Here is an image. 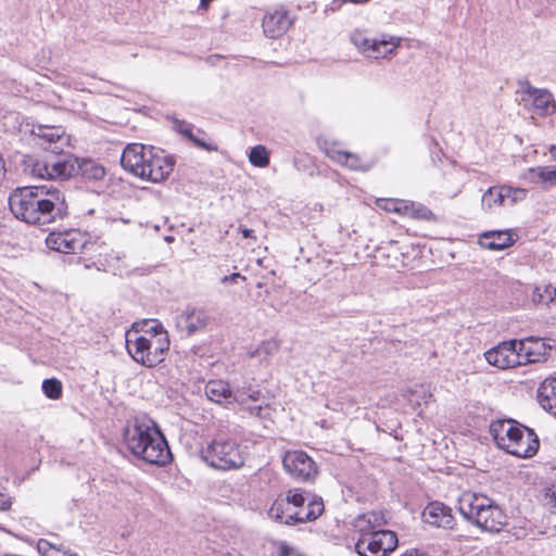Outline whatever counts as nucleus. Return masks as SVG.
Wrapping results in <instances>:
<instances>
[{"mask_svg":"<svg viewBox=\"0 0 556 556\" xmlns=\"http://www.w3.org/2000/svg\"><path fill=\"white\" fill-rule=\"evenodd\" d=\"M242 279V280H245V277L244 276H241L239 273H233L229 276H225L222 278V282L223 283H226V282H236L237 279Z\"/></svg>","mask_w":556,"mask_h":556,"instance_id":"obj_44","label":"nucleus"},{"mask_svg":"<svg viewBox=\"0 0 556 556\" xmlns=\"http://www.w3.org/2000/svg\"><path fill=\"white\" fill-rule=\"evenodd\" d=\"M513 243V235L509 231H486L479 237V244L491 251L504 250Z\"/></svg>","mask_w":556,"mask_h":556,"instance_id":"obj_24","label":"nucleus"},{"mask_svg":"<svg viewBox=\"0 0 556 556\" xmlns=\"http://www.w3.org/2000/svg\"><path fill=\"white\" fill-rule=\"evenodd\" d=\"M174 128L176 131H178L179 134H181L184 137H186L187 139H191L193 138V125L192 124H189L185 121H176L174 123Z\"/></svg>","mask_w":556,"mask_h":556,"instance_id":"obj_37","label":"nucleus"},{"mask_svg":"<svg viewBox=\"0 0 556 556\" xmlns=\"http://www.w3.org/2000/svg\"><path fill=\"white\" fill-rule=\"evenodd\" d=\"M282 465L288 475L301 482H313L318 476L315 460L304 451H287Z\"/></svg>","mask_w":556,"mask_h":556,"instance_id":"obj_11","label":"nucleus"},{"mask_svg":"<svg viewBox=\"0 0 556 556\" xmlns=\"http://www.w3.org/2000/svg\"><path fill=\"white\" fill-rule=\"evenodd\" d=\"M401 42L402 39L400 37L390 35H381L378 38H374L366 58L375 60L387 59L395 53Z\"/></svg>","mask_w":556,"mask_h":556,"instance_id":"obj_22","label":"nucleus"},{"mask_svg":"<svg viewBox=\"0 0 556 556\" xmlns=\"http://www.w3.org/2000/svg\"><path fill=\"white\" fill-rule=\"evenodd\" d=\"M205 394L210 401L217 404L228 405L238 403L244 405L249 401L257 402L261 396V391L251 387L231 389L227 381L214 379L206 383Z\"/></svg>","mask_w":556,"mask_h":556,"instance_id":"obj_10","label":"nucleus"},{"mask_svg":"<svg viewBox=\"0 0 556 556\" xmlns=\"http://www.w3.org/2000/svg\"><path fill=\"white\" fill-rule=\"evenodd\" d=\"M197 147L206 151H217V146L212 142H206L203 138L198 137L193 134V138L190 139Z\"/></svg>","mask_w":556,"mask_h":556,"instance_id":"obj_39","label":"nucleus"},{"mask_svg":"<svg viewBox=\"0 0 556 556\" xmlns=\"http://www.w3.org/2000/svg\"><path fill=\"white\" fill-rule=\"evenodd\" d=\"M292 20L283 9H276L265 14L263 18V30L268 38L282 36L291 26Z\"/></svg>","mask_w":556,"mask_h":556,"instance_id":"obj_20","label":"nucleus"},{"mask_svg":"<svg viewBox=\"0 0 556 556\" xmlns=\"http://www.w3.org/2000/svg\"><path fill=\"white\" fill-rule=\"evenodd\" d=\"M280 556H303V555L292 547H289L287 545H281Z\"/></svg>","mask_w":556,"mask_h":556,"instance_id":"obj_41","label":"nucleus"},{"mask_svg":"<svg viewBox=\"0 0 556 556\" xmlns=\"http://www.w3.org/2000/svg\"><path fill=\"white\" fill-rule=\"evenodd\" d=\"M528 190L510 186L490 187L481 198V206L485 212H492L497 207L514 205L527 198Z\"/></svg>","mask_w":556,"mask_h":556,"instance_id":"obj_13","label":"nucleus"},{"mask_svg":"<svg viewBox=\"0 0 556 556\" xmlns=\"http://www.w3.org/2000/svg\"><path fill=\"white\" fill-rule=\"evenodd\" d=\"M208 323V315L202 309H186L176 318L177 328L186 336L203 330Z\"/></svg>","mask_w":556,"mask_h":556,"instance_id":"obj_21","label":"nucleus"},{"mask_svg":"<svg viewBox=\"0 0 556 556\" xmlns=\"http://www.w3.org/2000/svg\"><path fill=\"white\" fill-rule=\"evenodd\" d=\"M548 304H556V285L548 283Z\"/></svg>","mask_w":556,"mask_h":556,"instance_id":"obj_43","label":"nucleus"},{"mask_svg":"<svg viewBox=\"0 0 556 556\" xmlns=\"http://www.w3.org/2000/svg\"><path fill=\"white\" fill-rule=\"evenodd\" d=\"M420 393L422 394V400H424V403L427 404L428 401L432 397V394L427 392L426 390L421 389L420 390ZM419 392L417 390L415 391H412L410 392V396L408 399V401L410 402L412 405L414 406H420L421 405V402L419 401Z\"/></svg>","mask_w":556,"mask_h":556,"instance_id":"obj_38","label":"nucleus"},{"mask_svg":"<svg viewBox=\"0 0 556 556\" xmlns=\"http://www.w3.org/2000/svg\"><path fill=\"white\" fill-rule=\"evenodd\" d=\"M201 458L215 469L233 470L243 466L244 450L236 439L219 432L202 447Z\"/></svg>","mask_w":556,"mask_h":556,"instance_id":"obj_9","label":"nucleus"},{"mask_svg":"<svg viewBox=\"0 0 556 556\" xmlns=\"http://www.w3.org/2000/svg\"><path fill=\"white\" fill-rule=\"evenodd\" d=\"M403 200L393 199H379L377 200V206L387 211L402 214Z\"/></svg>","mask_w":556,"mask_h":556,"instance_id":"obj_34","label":"nucleus"},{"mask_svg":"<svg viewBox=\"0 0 556 556\" xmlns=\"http://www.w3.org/2000/svg\"><path fill=\"white\" fill-rule=\"evenodd\" d=\"M515 535H516L518 539H520V538L525 536V535H526V533H522V534L515 533Z\"/></svg>","mask_w":556,"mask_h":556,"instance_id":"obj_50","label":"nucleus"},{"mask_svg":"<svg viewBox=\"0 0 556 556\" xmlns=\"http://www.w3.org/2000/svg\"><path fill=\"white\" fill-rule=\"evenodd\" d=\"M25 165V170L31 176L50 179L49 156H46L43 160L28 157Z\"/></svg>","mask_w":556,"mask_h":556,"instance_id":"obj_30","label":"nucleus"},{"mask_svg":"<svg viewBox=\"0 0 556 556\" xmlns=\"http://www.w3.org/2000/svg\"><path fill=\"white\" fill-rule=\"evenodd\" d=\"M460 515L472 525L490 532H498L505 525L504 511L483 494L465 492L458 498Z\"/></svg>","mask_w":556,"mask_h":556,"instance_id":"obj_7","label":"nucleus"},{"mask_svg":"<svg viewBox=\"0 0 556 556\" xmlns=\"http://www.w3.org/2000/svg\"><path fill=\"white\" fill-rule=\"evenodd\" d=\"M243 406H245V404ZM245 408H247V410H249V413L251 415H255V416H260L263 410L262 405H248V403H247Z\"/></svg>","mask_w":556,"mask_h":556,"instance_id":"obj_46","label":"nucleus"},{"mask_svg":"<svg viewBox=\"0 0 556 556\" xmlns=\"http://www.w3.org/2000/svg\"><path fill=\"white\" fill-rule=\"evenodd\" d=\"M292 510H293V508H292V506H291V505H290L289 507L286 505V506L283 507V514H282V516H283L285 518H274V519H275L276 521H279V522H281V523H286V525L300 523V521L289 520V518H288V513H290V511H292Z\"/></svg>","mask_w":556,"mask_h":556,"instance_id":"obj_40","label":"nucleus"},{"mask_svg":"<svg viewBox=\"0 0 556 556\" xmlns=\"http://www.w3.org/2000/svg\"><path fill=\"white\" fill-rule=\"evenodd\" d=\"M37 549L42 556H59L62 552V549L45 539L38 541Z\"/></svg>","mask_w":556,"mask_h":556,"instance_id":"obj_35","label":"nucleus"},{"mask_svg":"<svg viewBox=\"0 0 556 556\" xmlns=\"http://www.w3.org/2000/svg\"><path fill=\"white\" fill-rule=\"evenodd\" d=\"M121 164L132 175L157 184L168 178L174 170L175 161L153 146L129 143L122 153Z\"/></svg>","mask_w":556,"mask_h":556,"instance_id":"obj_4","label":"nucleus"},{"mask_svg":"<svg viewBox=\"0 0 556 556\" xmlns=\"http://www.w3.org/2000/svg\"><path fill=\"white\" fill-rule=\"evenodd\" d=\"M166 240H167V241H172V240H173V238H172V237H167V238H166Z\"/></svg>","mask_w":556,"mask_h":556,"instance_id":"obj_51","label":"nucleus"},{"mask_svg":"<svg viewBox=\"0 0 556 556\" xmlns=\"http://www.w3.org/2000/svg\"><path fill=\"white\" fill-rule=\"evenodd\" d=\"M518 353L521 366L530 363H539L547 359L552 345L546 343L544 339L538 337H528L517 340Z\"/></svg>","mask_w":556,"mask_h":556,"instance_id":"obj_17","label":"nucleus"},{"mask_svg":"<svg viewBox=\"0 0 556 556\" xmlns=\"http://www.w3.org/2000/svg\"><path fill=\"white\" fill-rule=\"evenodd\" d=\"M249 161L253 166L266 167L269 164V154L264 146H255L250 150Z\"/></svg>","mask_w":556,"mask_h":556,"instance_id":"obj_32","label":"nucleus"},{"mask_svg":"<svg viewBox=\"0 0 556 556\" xmlns=\"http://www.w3.org/2000/svg\"><path fill=\"white\" fill-rule=\"evenodd\" d=\"M490 432L498 447L517 457H532L540 446L532 429L510 419L492 422Z\"/></svg>","mask_w":556,"mask_h":556,"instance_id":"obj_6","label":"nucleus"},{"mask_svg":"<svg viewBox=\"0 0 556 556\" xmlns=\"http://www.w3.org/2000/svg\"><path fill=\"white\" fill-rule=\"evenodd\" d=\"M36 144L50 151L49 170L50 179L65 180L74 177L79 172V160L70 153H62L68 143L65 131L60 126L37 125L31 129Z\"/></svg>","mask_w":556,"mask_h":556,"instance_id":"obj_5","label":"nucleus"},{"mask_svg":"<svg viewBox=\"0 0 556 556\" xmlns=\"http://www.w3.org/2000/svg\"><path fill=\"white\" fill-rule=\"evenodd\" d=\"M46 244L50 250L64 254H74L81 248L80 232L77 230L50 232L46 239Z\"/></svg>","mask_w":556,"mask_h":556,"instance_id":"obj_18","label":"nucleus"},{"mask_svg":"<svg viewBox=\"0 0 556 556\" xmlns=\"http://www.w3.org/2000/svg\"><path fill=\"white\" fill-rule=\"evenodd\" d=\"M12 505L11 497L0 493V510H8Z\"/></svg>","mask_w":556,"mask_h":556,"instance_id":"obj_42","label":"nucleus"},{"mask_svg":"<svg viewBox=\"0 0 556 556\" xmlns=\"http://www.w3.org/2000/svg\"><path fill=\"white\" fill-rule=\"evenodd\" d=\"M521 102L533 113L541 116L553 114L556 110L553 94L548 90L538 89L529 85L521 92Z\"/></svg>","mask_w":556,"mask_h":556,"instance_id":"obj_16","label":"nucleus"},{"mask_svg":"<svg viewBox=\"0 0 556 556\" xmlns=\"http://www.w3.org/2000/svg\"><path fill=\"white\" fill-rule=\"evenodd\" d=\"M319 149L333 162L346 166L352 170L367 172L371 164L364 162L357 154L340 150L339 142L329 136L321 135L317 138Z\"/></svg>","mask_w":556,"mask_h":556,"instance_id":"obj_14","label":"nucleus"},{"mask_svg":"<svg viewBox=\"0 0 556 556\" xmlns=\"http://www.w3.org/2000/svg\"><path fill=\"white\" fill-rule=\"evenodd\" d=\"M401 205H402V215H404V216L415 218V219H421V220L435 219L431 210L421 203L403 200V204H401Z\"/></svg>","mask_w":556,"mask_h":556,"instance_id":"obj_27","label":"nucleus"},{"mask_svg":"<svg viewBox=\"0 0 556 556\" xmlns=\"http://www.w3.org/2000/svg\"><path fill=\"white\" fill-rule=\"evenodd\" d=\"M126 448L137 458L156 466L167 465L172 458L168 443L154 421L136 418L123 431Z\"/></svg>","mask_w":556,"mask_h":556,"instance_id":"obj_2","label":"nucleus"},{"mask_svg":"<svg viewBox=\"0 0 556 556\" xmlns=\"http://www.w3.org/2000/svg\"><path fill=\"white\" fill-rule=\"evenodd\" d=\"M525 177L533 184L540 185L544 189L556 186V165L536 166L527 170Z\"/></svg>","mask_w":556,"mask_h":556,"instance_id":"obj_26","label":"nucleus"},{"mask_svg":"<svg viewBox=\"0 0 556 556\" xmlns=\"http://www.w3.org/2000/svg\"><path fill=\"white\" fill-rule=\"evenodd\" d=\"M386 518L382 513L369 511L357 517L355 528L361 533L359 536H367L374 532L383 531Z\"/></svg>","mask_w":556,"mask_h":556,"instance_id":"obj_23","label":"nucleus"},{"mask_svg":"<svg viewBox=\"0 0 556 556\" xmlns=\"http://www.w3.org/2000/svg\"><path fill=\"white\" fill-rule=\"evenodd\" d=\"M239 230H240V232L242 233V236L244 238L255 239V236L253 235V230L252 229H248V228L243 227L242 225H240L239 226Z\"/></svg>","mask_w":556,"mask_h":556,"instance_id":"obj_47","label":"nucleus"},{"mask_svg":"<svg viewBox=\"0 0 556 556\" xmlns=\"http://www.w3.org/2000/svg\"><path fill=\"white\" fill-rule=\"evenodd\" d=\"M425 522L444 529H452L454 516L452 509L441 502L429 503L422 511Z\"/></svg>","mask_w":556,"mask_h":556,"instance_id":"obj_19","label":"nucleus"},{"mask_svg":"<svg viewBox=\"0 0 556 556\" xmlns=\"http://www.w3.org/2000/svg\"><path fill=\"white\" fill-rule=\"evenodd\" d=\"M374 38H369L364 30L355 29L350 35V41L364 56L367 55Z\"/></svg>","mask_w":556,"mask_h":556,"instance_id":"obj_31","label":"nucleus"},{"mask_svg":"<svg viewBox=\"0 0 556 556\" xmlns=\"http://www.w3.org/2000/svg\"><path fill=\"white\" fill-rule=\"evenodd\" d=\"M72 554H68L67 552L65 551H62L61 554L59 556H71Z\"/></svg>","mask_w":556,"mask_h":556,"instance_id":"obj_49","label":"nucleus"},{"mask_svg":"<svg viewBox=\"0 0 556 556\" xmlns=\"http://www.w3.org/2000/svg\"><path fill=\"white\" fill-rule=\"evenodd\" d=\"M531 299L535 304H543L549 307L548 304V286L535 287L532 291Z\"/></svg>","mask_w":556,"mask_h":556,"instance_id":"obj_36","label":"nucleus"},{"mask_svg":"<svg viewBox=\"0 0 556 556\" xmlns=\"http://www.w3.org/2000/svg\"><path fill=\"white\" fill-rule=\"evenodd\" d=\"M9 206L16 218L37 226L49 225L67 215L64 193L48 186L16 188L10 193Z\"/></svg>","mask_w":556,"mask_h":556,"instance_id":"obj_1","label":"nucleus"},{"mask_svg":"<svg viewBox=\"0 0 556 556\" xmlns=\"http://www.w3.org/2000/svg\"><path fill=\"white\" fill-rule=\"evenodd\" d=\"M397 546L395 532L383 530L367 536H359L355 543V551L359 556H387Z\"/></svg>","mask_w":556,"mask_h":556,"instance_id":"obj_12","label":"nucleus"},{"mask_svg":"<svg viewBox=\"0 0 556 556\" xmlns=\"http://www.w3.org/2000/svg\"><path fill=\"white\" fill-rule=\"evenodd\" d=\"M538 400L543 409L556 415V375L546 378L540 384Z\"/></svg>","mask_w":556,"mask_h":556,"instance_id":"obj_25","label":"nucleus"},{"mask_svg":"<svg viewBox=\"0 0 556 556\" xmlns=\"http://www.w3.org/2000/svg\"><path fill=\"white\" fill-rule=\"evenodd\" d=\"M279 349V342L275 339H269L262 341L254 350H251L248 355L250 358H258L260 362L263 363L278 353Z\"/></svg>","mask_w":556,"mask_h":556,"instance_id":"obj_29","label":"nucleus"},{"mask_svg":"<svg viewBox=\"0 0 556 556\" xmlns=\"http://www.w3.org/2000/svg\"><path fill=\"white\" fill-rule=\"evenodd\" d=\"M292 506L293 510L288 513L289 520L300 521V523L317 519L324 511V502L300 488L291 489L285 497L277 498L269 508L270 518H285L283 507Z\"/></svg>","mask_w":556,"mask_h":556,"instance_id":"obj_8","label":"nucleus"},{"mask_svg":"<svg viewBox=\"0 0 556 556\" xmlns=\"http://www.w3.org/2000/svg\"><path fill=\"white\" fill-rule=\"evenodd\" d=\"M42 390L46 396L51 400H58L62 395V384L58 379L43 380Z\"/></svg>","mask_w":556,"mask_h":556,"instance_id":"obj_33","label":"nucleus"},{"mask_svg":"<svg viewBox=\"0 0 556 556\" xmlns=\"http://www.w3.org/2000/svg\"><path fill=\"white\" fill-rule=\"evenodd\" d=\"M486 362L500 369L521 366L517 340L504 341L484 353Z\"/></svg>","mask_w":556,"mask_h":556,"instance_id":"obj_15","label":"nucleus"},{"mask_svg":"<svg viewBox=\"0 0 556 556\" xmlns=\"http://www.w3.org/2000/svg\"><path fill=\"white\" fill-rule=\"evenodd\" d=\"M78 174L88 181H101L105 177L106 170L101 164L89 159H84L79 161Z\"/></svg>","mask_w":556,"mask_h":556,"instance_id":"obj_28","label":"nucleus"},{"mask_svg":"<svg viewBox=\"0 0 556 556\" xmlns=\"http://www.w3.org/2000/svg\"><path fill=\"white\" fill-rule=\"evenodd\" d=\"M546 505L551 510L556 511V490L553 491L551 494H547V503Z\"/></svg>","mask_w":556,"mask_h":556,"instance_id":"obj_45","label":"nucleus"},{"mask_svg":"<svg viewBox=\"0 0 556 556\" xmlns=\"http://www.w3.org/2000/svg\"><path fill=\"white\" fill-rule=\"evenodd\" d=\"M169 344L168 333L157 320L135 323L126 332L129 355L146 367H154L163 362Z\"/></svg>","mask_w":556,"mask_h":556,"instance_id":"obj_3","label":"nucleus"},{"mask_svg":"<svg viewBox=\"0 0 556 556\" xmlns=\"http://www.w3.org/2000/svg\"><path fill=\"white\" fill-rule=\"evenodd\" d=\"M4 176H5L4 161L2 159V155L0 154V182L3 180Z\"/></svg>","mask_w":556,"mask_h":556,"instance_id":"obj_48","label":"nucleus"}]
</instances>
